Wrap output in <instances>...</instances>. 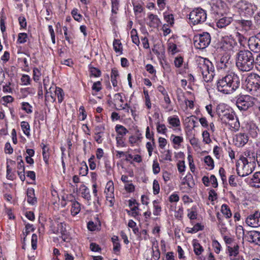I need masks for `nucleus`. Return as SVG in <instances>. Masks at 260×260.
Instances as JSON below:
<instances>
[{
	"label": "nucleus",
	"instance_id": "f257e3e1",
	"mask_svg": "<svg viewBox=\"0 0 260 260\" xmlns=\"http://www.w3.org/2000/svg\"><path fill=\"white\" fill-rule=\"evenodd\" d=\"M240 85L239 76L231 72L219 79L217 82L218 90L224 94H231L237 90Z\"/></svg>",
	"mask_w": 260,
	"mask_h": 260
},
{
	"label": "nucleus",
	"instance_id": "f03ea898",
	"mask_svg": "<svg viewBox=\"0 0 260 260\" xmlns=\"http://www.w3.org/2000/svg\"><path fill=\"white\" fill-rule=\"evenodd\" d=\"M254 63L253 54L249 50H241L237 54L236 64L239 70L249 72L253 69Z\"/></svg>",
	"mask_w": 260,
	"mask_h": 260
},
{
	"label": "nucleus",
	"instance_id": "7ed1b4c3",
	"mask_svg": "<svg viewBox=\"0 0 260 260\" xmlns=\"http://www.w3.org/2000/svg\"><path fill=\"white\" fill-rule=\"evenodd\" d=\"M199 71L202 74L205 81L208 82L213 79L215 75L214 67L208 59L199 57L197 59Z\"/></svg>",
	"mask_w": 260,
	"mask_h": 260
},
{
	"label": "nucleus",
	"instance_id": "20e7f679",
	"mask_svg": "<svg viewBox=\"0 0 260 260\" xmlns=\"http://www.w3.org/2000/svg\"><path fill=\"white\" fill-rule=\"evenodd\" d=\"M260 77L256 74H251L245 80L246 88L251 94L260 96Z\"/></svg>",
	"mask_w": 260,
	"mask_h": 260
},
{
	"label": "nucleus",
	"instance_id": "39448f33",
	"mask_svg": "<svg viewBox=\"0 0 260 260\" xmlns=\"http://www.w3.org/2000/svg\"><path fill=\"white\" fill-rule=\"evenodd\" d=\"M254 169V163L248 161L246 157H240L236 164V170L238 174L245 177L250 174Z\"/></svg>",
	"mask_w": 260,
	"mask_h": 260
},
{
	"label": "nucleus",
	"instance_id": "423d86ee",
	"mask_svg": "<svg viewBox=\"0 0 260 260\" xmlns=\"http://www.w3.org/2000/svg\"><path fill=\"white\" fill-rule=\"evenodd\" d=\"M236 8L238 9L240 14L246 17L253 15L257 10V6L254 4L249 3L246 0H241L236 5Z\"/></svg>",
	"mask_w": 260,
	"mask_h": 260
},
{
	"label": "nucleus",
	"instance_id": "0eeeda50",
	"mask_svg": "<svg viewBox=\"0 0 260 260\" xmlns=\"http://www.w3.org/2000/svg\"><path fill=\"white\" fill-rule=\"evenodd\" d=\"M256 100L252 96L248 95H242L239 96L236 101V106L241 111H246L252 107Z\"/></svg>",
	"mask_w": 260,
	"mask_h": 260
},
{
	"label": "nucleus",
	"instance_id": "6e6552de",
	"mask_svg": "<svg viewBox=\"0 0 260 260\" xmlns=\"http://www.w3.org/2000/svg\"><path fill=\"white\" fill-rule=\"evenodd\" d=\"M189 19L190 22L193 25L201 24L206 21L207 14L204 10L198 8L190 13Z\"/></svg>",
	"mask_w": 260,
	"mask_h": 260
},
{
	"label": "nucleus",
	"instance_id": "1a4fd4ad",
	"mask_svg": "<svg viewBox=\"0 0 260 260\" xmlns=\"http://www.w3.org/2000/svg\"><path fill=\"white\" fill-rule=\"evenodd\" d=\"M210 35L207 32L196 35L193 37L194 45L199 49H203L206 48L210 44Z\"/></svg>",
	"mask_w": 260,
	"mask_h": 260
},
{
	"label": "nucleus",
	"instance_id": "9d476101",
	"mask_svg": "<svg viewBox=\"0 0 260 260\" xmlns=\"http://www.w3.org/2000/svg\"><path fill=\"white\" fill-rule=\"evenodd\" d=\"M248 225L257 228L260 226V213L256 211L254 214L250 215L246 220Z\"/></svg>",
	"mask_w": 260,
	"mask_h": 260
},
{
	"label": "nucleus",
	"instance_id": "9b49d317",
	"mask_svg": "<svg viewBox=\"0 0 260 260\" xmlns=\"http://www.w3.org/2000/svg\"><path fill=\"white\" fill-rule=\"evenodd\" d=\"M114 102L115 103V105H117L118 106V107L116 108L117 110H125L127 113H129V110L130 108L128 106L127 104H125L124 105L122 104L123 103V100L122 99L121 94L120 93H116L114 95Z\"/></svg>",
	"mask_w": 260,
	"mask_h": 260
},
{
	"label": "nucleus",
	"instance_id": "f8f14e48",
	"mask_svg": "<svg viewBox=\"0 0 260 260\" xmlns=\"http://www.w3.org/2000/svg\"><path fill=\"white\" fill-rule=\"evenodd\" d=\"M248 141L247 135L241 133L236 134L233 139L235 145L238 147L243 146L248 142Z\"/></svg>",
	"mask_w": 260,
	"mask_h": 260
},
{
	"label": "nucleus",
	"instance_id": "ddd939ff",
	"mask_svg": "<svg viewBox=\"0 0 260 260\" xmlns=\"http://www.w3.org/2000/svg\"><path fill=\"white\" fill-rule=\"evenodd\" d=\"M237 43L232 38H225L222 42L221 48L225 51H233L236 47Z\"/></svg>",
	"mask_w": 260,
	"mask_h": 260
},
{
	"label": "nucleus",
	"instance_id": "4468645a",
	"mask_svg": "<svg viewBox=\"0 0 260 260\" xmlns=\"http://www.w3.org/2000/svg\"><path fill=\"white\" fill-rule=\"evenodd\" d=\"M247 240L255 244L260 245V232L256 231L248 232L246 236Z\"/></svg>",
	"mask_w": 260,
	"mask_h": 260
},
{
	"label": "nucleus",
	"instance_id": "2eb2a0df",
	"mask_svg": "<svg viewBox=\"0 0 260 260\" xmlns=\"http://www.w3.org/2000/svg\"><path fill=\"white\" fill-rule=\"evenodd\" d=\"M230 55L227 53L224 54L217 63V67L221 69L229 68L231 61L230 60Z\"/></svg>",
	"mask_w": 260,
	"mask_h": 260
},
{
	"label": "nucleus",
	"instance_id": "dca6fc26",
	"mask_svg": "<svg viewBox=\"0 0 260 260\" xmlns=\"http://www.w3.org/2000/svg\"><path fill=\"white\" fill-rule=\"evenodd\" d=\"M202 181L204 185L207 186L212 185L214 188L218 186L217 178L214 175H211L209 178L207 176H204L202 178Z\"/></svg>",
	"mask_w": 260,
	"mask_h": 260
},
{
	"label": "nucleus",
	"instance_id": "f3484780",
	"mask_svg": "<svg viewBox=\"0 0 260 260\" xmlns=\"http://www.w3.org/2000/svg\"><path fill=\"white\" fill-rule=\"evenodd\" d=\"M43 84L45 89H46V94L45 97L46 99L48 100H50L52 102H54L56 100L55 95H54L52 93V91H54V86H51L49 87L48 89L47 88V84L46 83V80H43Z\"/></svg>",
	"mask_w": 260,
	"mask_h": 260
},
{
	"label": "nucleus",
	"instance_id": "a211bd4d",
	"mask_svg": "<svg viewBox=\"0 0 260 260\" xmlns=\"http://www.w3.org/2000/svg\"><path fill=\"white\" fill-rule=\"evenodd\" d=\"M249 49L252 51L257 52L260 51V42L256 39L251 37L248 40Z\"/></svg>",
	"mask_w": 260,
	"mask_h": 260
},
{
	"label": "nucleus",
	"instance_id": "6ab92c4d",
	"mask_svg": "<svg viewBox=\"0 0 260 260\" xmlns=\"http://www.w3.org/2000/svg\"><path fill=\"white\" fill-rule=\"evenodd\" d=\"M235 116L234 113L233 112L230 113L228 111H224L222 112V114H219L222 122L226 124H228L230 121H232Z\"/></svg>",
	"mask_w": 260,
	"mask_h": 260
},
{
	"label": "nucleus",
	"instance_id": "aec40b11",
	"mask_svg": "<svg viewBox=\"0 0 260 260\" xmlns=\"http://www.w3.org/2000/svg\"><path fill=\"white\" fill-rule=\"evenodd\" d=\"M245 128L252 137L255 138L257 137L258 128L254 123L251 122H248L246 124Z\"/></svg>",
	"mask_w": 260,
	"mask_h": 260
},
{
	"label": "nucleus",
	"instance_id": "412c9836",
	"mask_svg": "<svg viewBox=\"0 0 260 260\" xmlns=\"http://www.w3.org/2000/svg\"><path fill=\"white\" fill-rule=\"evenodd\" d=\"M148 17L150 20L148 24L150 27L156 28L160 25L161 21L157 15L153 14H148Z\"/></svg>",
	"mask_w": 260,
	"mask_h": 260
},
{
	"label": "nucleus",
	"instance_id": "4be33fe9",
	"mask_svg": "<svg viewBox=\"0 0 260 260\" xmlns=\"http://www.w3.org/2000/svg\"><path fill=\"white\" fill-rule=\"evenodd\" d=\"M56 234L60 233L61 235V238L64 241H66L67 239V232L66 229V224L64 223L60 222L57 224V230Z\"/></svg>",
	"mask_w": 260,
	"mask_h": 260
},
{
	"label": "nucleus",
	"instance_id": "5701e85b",
	"mask_svg": "<svg viewBox=\"0 0 260 260\" xmlns=\"http://www.w3.org/2000/svg\"><path fill=\"white\" fill-rule=\"evenodd\" d=\"M232 21L230 17H223L219 19L217 22V26L218 28H223L229 25Z\"/></svg>",
	"mask_w": 260,
	"mask_h": 260
},
{
	"label": "nucleus",
	"instance_id": "b1692460",
	"mask_svg": "<svg viewBox=\"0 0 260 260\" xmlns=\"http://www.w3.org/2000/svg\"><path fill=\"white\" fill-rule=\"evenodd\" d=\"M237 24L245 31L250 30L252 25L251 21L248 20H239L237 21Z\"/></svg>",
	"mask_w": 260,
	"mask_h": 260
},
{
	"label": "nucleus",
	"instance_id": "393cba45",
	"mask_svg": "<svg viewBox=\"0 0 260 260\" xmlns=\"http://www.w3.org/2000/svg\"><path fill=\"white\" fill-rule=\"evenodd\" d=\"M228 124L230 126L231 128L235 132L238 131L240 127L239 119L236 116H234L232 121H230Z\"/></svg>",
	"mask_w": 260,
	"mask_h": 260
},
{
	"label": "nucleus",
	"instance_id": "a878e982",
	"mask_svg": "<svg viewBox=\"0 0 260 260\" xmlns=\"http://www.w3.org/2000/svg\"><path fill=\"white\" fill-rule=\"evenodd\" d=\"M250 183L254 187H260V172L254 174Z\"/></svg>",
	"mask_w": 260,
	"mask_h": 260
},
{
	"label": "nucleus",
	"instance_id": "bb28decb",
	"mask_svg": "<svg viewBox=\"0 0 260 260\" xmlns=\"http://www.w3.org/2000/svg\"><path fill=\"white\" fill-rule=\"evenodd\" d=\"M81 210L80 205L77 201L72 202V208L71 209V214L73 216H76L79 213Z\"/></svg>",
	"mask_w": 260,
	"mask_h": 260
},
{
	"label": "nucleus",
	"instance_id": "cd10ccee",
	"mask_svg": "<svg viewBox=\"0 0 260 260\" xmlns=\"http://www.w3.org/2000/svg\"><path fill=\"white\" fill-rule=\"evenodd\" d=\"M168 121L172 126L178 127L180 125V121L177 116H170L168 118Z\"/></svg>",
	"mask_w": 260,
	"mask_h": 260
},
{
	"label": "nucleus",
	"instance_id": "c85d7f7f",
	"mask_svg": "<svg viewBox=\"0 0 260 260\" xmlns=\"http://www.w3.org/2000/svg\"><path fill=\"white\" fill-rule=\"evenodd\" d=\"M54 92H55V95L57 96L58 103H61L63 100L64 96L63 90L59 87L54 86Z\"/></svg>",
	"mask_w": 260,
	"mask_h": 260
},
{
	"label": "nucleus",
	"instance_id": "c756f323",
	"mask_svg": "<svg viewBox=\"0 0 260 260\" xmlns=\"http://www.w3.org/2000/svg\"><path fill=\"white\" fill-rule=\"evenodd\" d=\"M204 162L207 166V167H206L207 169L209 170L213 169L214 167V160L210 155H207L204 157Z\"/></svg>",
	"mask_w": 260,
	"mask_h": 260
},
{
	"label": "nucleus",
	"instance_id": "7c9ffc66",
	"mask_svg": "<svg viewBox=\"0 0 260 260\" xmlns=\"http://www.w3.org/2000/svg\"><path fill=\"white\" fill-rule=\"evenodd\" d=\"M118 76L119 74L118 71L115 69H113L111 71V80L114 87L117 86V81L116 79Z\"/></svg>",
	"mask_w": 260,
	"mask_h": 260
},
{
	"label": "nucleus",
	"instance_id": "2f4dec72",
	"mask_svg": "<svg viewBox=\"0 0 260 260\" xmlns=\"http://www.w3.org/2000/svg\"><path fill=\"white\" fill-rule=\"evenodd\" d=\"M115 131L117 133V136H124L128 133V130L123 125L117 124L115 126Z\"/></svg>",
	"mask_w": 260,
	"mask_h": 260
},
{
	"label": "nucleus",
	"instance_id": "473e14b6",
	"mask_svg": "<svg viewBox=\"0 0 260 260\" xmlns=\"http://www.w3.org/2000/svg\"><path fill=\"white\" fill-rule=\"evenodd\" d=\"M161 158L163 161H172V151L170 150H166L161 152Z\"/></svg>",
	"mask_w": 260,
	"mask_h": 260
},
{
	"label": "nucleus",
	"instance_id": "72a5a7b5",
	"mask_svg": "<svg viewBox=\"0 0 260 260\" xmlns=\"http://www.w3.org/2000/svg\"><path fill=\"white\" fill-rule=\"evenodd\" d=\"M113 48L116 53L122 54V44L119 40L115 39L113 43Z\"/></svg>",
	"mask_w": 260,
	"mask_h": 260
},
{
	"label": "nucleus",
	"instance_id": "f704fd0d",
	"mask_svg": "<svg viewBox=\"0 0 260 260\" xmlns=\"http://www.w3.org/2000/svg\"><path fill=\"white\" fill-rule=\"evenodd\" d=\"M111 2L112 15L113 14H116L119 10V0H111Z\"/></svg>",
	"mask_w": 260,
	"mask_h": 260
},
{
	"label": "nucleus",
	"instance_id": "c9c22d12",
	"mask_svg": "<svg viewBox=\"0 0 260 260\" xmlns=\"http://www.w3.org/2000/svg\"><path fill=\"white\" fill-rule=\"evenodd\" d=\"M21 127L24 134L27 136H29L30 135V126L29 123L26 121H22L21 122Z\"/></svg>",
	"mask_w": 260,
	"mask_h": 260
},
{
	"label": "nucleus",
	"instance_id": "e433bc0d",
	"mask_svg": "<svg viewBox=\"0 0 260 260\" xmlns=\"http://www.w3.org/2000/svg\"><path fill=\"white\" fill-rule=\"evenodd\" d=\"M131 35L132 42L137 46H139L140 44V41L136 29H133L131 30Z\"/></svg>",
	"mask_w": 260,
	"mask_h": 260
},
{
	"label": "nucleus",
	"instance_id": "4c0bfd02",
	"mask_svg": "<svg viewBox=\"0 0 260 260\" xmlns=\"http://www.w3.org/2000/svg\"><path fill=\"white\" fill-rule=\"evenodd\" d=\"M156 130L158 133L166 134L167 128L164 124L160 123V121H156Z\"/></svg>",
	"mask_w": 260,
	"mask_h": 260
},
{
	"label": "nucleus",
	"instance_id": "58836bf2",
	"mask_svg": "<svg viewBox=\"0 0 260 260\" xmlns=\"http://www.w3.org/2000/svg\"><path fill=\"white\" fill-rule=\"evenodd\" d=\"M168 49L172 54H174L178 51L177 45L170 41H169L168 43Z\"/></svg>",
	"mask_w": 260,
	"mask_h": 260
},
{
	"label": "nucleus",
	"instance_id": "ea45409f",
	"mask_svg": "<svg viewBox=\"0 0 260 260\" xmlns=\"http://www.w3.org/2000/svg\"><path fill=\"white\" fill-rule=\"evenodd\" d=\"M221 211L227 218L231 217L232 216V213L226 205L223 204L222 205Z\"/></svg>",
	"mask_w": 260,
	"mask_h": 260
},
{
	"label": "nucleus",
	"instance_id": "a19ab883",
	"mask_svg": "<svg viewBox=\"0 0 260 260\" xmlns=\"http://www.w3.org/2000/svg\"><path fill=\"white\" fill-rule=\"evenodd\" d=\"M114 188L113 182H108L106 185L105 192L107 194H113L114 193Z\"/></svg>",
	"mask_w": 260,
	"mask_h": 260
},
{
	"label": "nucleus",
	"instance_id": "79ce46f5",
	"mask_svg": "<svg viewBox=\"0 0 260 260\" xmlns=\"http://www.w3.org/2000/svg\"><path fill=\"white\" fill-rule=\"evenodd\" d=\"M240 157H246L248 158V161L253 162L254 163L255 161V155L254 153L250 151H246L244 153V155L241 156Z\"/></svg>",
	"mask_w": 260,
	"mask_h": 260
},
{
	"label": "nucleus",
	"instance_id": "37998d69",
	"mask_svg": "<svg viewBox=\"0 0 260 260\" xmlns=\"http://www.w3.org/2000/svg\"><path fill=\"white\" fill-rule=\"evenodd\" d=\"M42 149H43L42 153H43V159L45 161V162H46V164H48V159L49 158V155L48 153L49 149L46 145H43Z\"/></svg>",
	"mask_w": 260,
	"mask_h": 260
},
{
	"label": "nucleus",
	"instance_id": "c03bdc74",
	"mask_svg": "<svg viewBox=\"0 0 260 260\" xmlns=\"http://www.w3.org/2000/svg\"><path fill=\"white\" fill-rule=\"evenodd\" d=\"M187 217L190 220L195 219L197 218L198 214L194 209H193V208H192L191 209H187Z\"/></svg>",
	"mask_w": 260,
	"mask_h": 260
},
{
	"label": "nucleus",
	"instance_id": "a18cd8bd",
	"mask_svg": "<svg viewBox=\"0 0 260 260\" xmlns=\"http://www.w3.org/2000/svg\"><path fill=\"white\" fill-rule=\"evenodd\" d=\"M170 139L174 144L178 145H180L183 141V137L180 136H177L174 135H172L171 136Z\"/></svg>",
	"mask_w": 260,
	"mask_h": 260
},
{
	"label": "nucleus",
	"instance_id": "49530a36",
	"mask_svg": "<svg viewBox=\"0 0 260 260\" xmlns=\"http://www.w3.org/2000/svg\"><path fill=\"white\" fill-rule=\"evenodd\" d=\"M228 251L230 253V255L236 256L239 253V246L236 245L233 247H228Z\"/></svg>",
	"mask_w": 260,
	"mask_h": 260
},
{
	"label": "nucleus",
	"instance_id": "de8ad7c7",
	"mask_svg": "<svg viewBox=\"0 0 260 260\" xmlns=\"http://www.w3.org/2000/svg\"><path fill=\"white\" fill-rule=\"evenodd\" d=\"M89 69L92 76L98 77L101 75V72L99 69L90 66H89Z\"/></svg>",
	"mask_w": 260,
	"mask_h": 260
},
{
	"label": "nucleus",
	"instance_id": "09e8293b",
	"mask_svg": "<svg viewBox=\"0 0 260 260\" xmlns=\"http://www.w3.org/2000/svg\"><path fill=\"white\" fill-rule=\"evenodd\" d=\"M193 248L194 252L197 255H200L204 250L202 246L198 243L193 244Z\"/></svg>",
	"mask_w": 260,
	"mask_h": 260
},
{
	"label": "nucleus",
	"instance_id": "8fccbe9b",
	"mask_svg": "<svg viewBox=\"0 0 260 260\" xmlns=\"http://www.w3.org/2000/svg\"><path fill=\"white\" fill-rule=\"evenodd\" d=\"M202 137L203 139V142L206 144H210L211 142V139H210V134L207 131H204L202 133Z\"/></svg>",
	"mask_w": 260,
	"mask_h": 260
},
{
	"label": "nucleus",
	"instance_id": "3c124183",
	"mask_svg": "<svg viewBox=\"0 0 260 260\" xmlns=\"http://www.w3.org/2000/svg\"><path fill=\"white\" fill-rule=\"evenodd\" d=\"M21 108L23 110L25 111L27 113H32V106L30 105L28 103L23 102L22 103Z\"/></svg>",
	"mask_w": 260,
	"mask_h": 260
},
{
	"label": "nucleus",
	"instance_id": "603ef678",
	"mask_svg": "<svg viewBox=\"0 0 260 260\" xmlns=\"http://www.w3.org/2000/svg\"><path fill=\"white\" fill-rule=\"evenodd\" d=\"M27 35L26 33H20L18 35L17 41L20 44H23L27 41Z\"/></svg>",
	"mask_w": 260,
	"mask_h": 260
},
{
	"label": "nucleus",
	"instance_id": "864d4df0",
	"mask_svg": "<svg viewBox=\"0 0 260 260\" xmlns=\"http://www.w3.org/2000/svg\"><path fill=\"white\" fill-rule=\"evenodd\" d=\"M58 199V204H60L62 207H64L67 204L68 196H57Z\"/></svg>",
	"mask_w": 260,
	"mask_h": 260
},
{
	"label": "nucleus",
	"instance_id": "5fc2aeb1",
	"mask_svg": "<svg viewBox=\"0 0 260 260\" xmlns=\"http://www.w3.org/2000/svg\"><path fill=\"white\" fill-rule=\"evenodd\" d=\"M33 74H34V80L35 81L37 82L40 80L41 73L38 68H34L33 70Z\"/></svg>",
	"mask_w": 260,
	"mask_h": 260
},
{
	"label": "nucleus",
	"instance_id": "6e6d98bb",
	"mask_svg": "<svg viewBox=\"0 0 260 260\" xmlns=\"http://www.w3.org/2000/svg\"><path fill=\"white\" fill-rule=\"evenodd\" d=\"M164 19L168 25H172L174 24V16L172 14H165Z\"/></svg>",
	"mask_w": 260,
	"mask_h": 260
},
{
	"label": "nucleus",
	"instance_id": "4d7b16f0",
	"mask_svg": "<svg viewBox=\"0 0 260 260\" xmlns=\"http://www.w3.org/2000/svg\"><path fill=\"white\" fill-rule=\"evenodd\" d=\"M177 168L180 173H183L185 170V162L183 160H179L177 163Z\"/></svg>",
	"mask_w": 260,
	"mask_h": 260
},
{
	"label": "nucleus",
	"instance_id": "13d9d810",
	"mask_svg": "<svg viewBox=\"0 0 260 260\" xmlns=\"http://www.w3.org/2000/svg\"><path fill=\"white\" fill-rule=\"evenodd\" d=\"M30 79L28 75H23L21 78V82L24 85H27L30 84Z\"/></svg>",
	"mask_w": 260,
	"mask_h": 260
},
{
	"label": "nucleus",
	"instance_id": "bf43d9fd",
	"mask_svg": "<svg viewBox=\"0 0 260 260\" xmlns=\"http://www.w3.org/2000/svg\"><path fill=\"white\" fill-rule=\"evenodd\" d=\"M106 204L110 207H112L115 202L114 196H106Z\"/></svg>",
	"mask_w": 260,
	"mask_h": 260
},
{
	"label": "nucleus",
	"instance_id": "052dcab7",
	"mask_svg": "<svg viewBox=\"0 0 260 260\" xmlns=\"http://www.w3.org/2000/svg\"><path fill=\"white\" fill-rule=\"evenodd\" d=\"M71 13L75 20L78 21H80L81 20L82 15L78 13L77 9H75L73 10Z\"/></svg>",
	"mask_w": 260,
	"mask_h": 260
},
{
	"label": "nucleus",
	"instance_id": "680f3d73",
	"mask_svg": "<svg viewBox=\"0 0 260 260\" xmlns=\"http://www.w3.org/2000/svg\"><path fill=\"white\" fill-rule=\"evenodd\" d=\"M92 89L95 92H99L102 89V84L100 81L94 82L92 86Z\"/></svg>",
	"mask_w": 260,
	"mask_h": 260
},
{
	"label": "nucleus",
	"instance_id": "e2e57ef3",
	"mask_svg": "<svg viewBox=\"0 0 260 260\" xmlns=\"http://www.w3.org/2000/svg\"><path fill=\"white\" fill-rule=\"evenodd\" d=\"M212 245L214 248L215 252L216 253H219L220 251L221 246L217 240H214L212 243Z\"/></svg>",
	"mask_w": 260,
	"mask_h": 260
},
{
	"label": "nucleus",
	"instance_id": "0e129e2a",
	"mask_svg": "<svg viewBox=\"0 0 260 260\" xmlns=\"http://www.w3.org/2000/svg\"><path fill=\"white\" fill-rule=\"evenodd\" d=\"M37 239L38 237L36 234H34L31 236V247L34 250L37 249Z\"/></svg>",
	"mask_w": 260,
	"mask_h": 260
},
{
	"label": "nucleus",
	"instance_id": "69168bd1",
	"mask_svg": "<svg viewBox=\"0 0 260 260\" xmlns=\"http://www.w3.org/2000/svg\"><path fill=\"white\" fill-rule=\"evenodd\" d=\"M88 171V167L86 164H84L80 169L79 174L82 176H85L87 174Z\"/></svg>",
	"mask_w": 260,
	"mask_h": 260
},
{
	"label": "nucleus",
	"instance_id": "338daca9",
	"mask_svg": "<svg viewBox=\"0 0 260 260\" xmlns=\"http://www.w3.org/2000/svg\"><path fill=\"white\" fill-rule=\"evenodd\" d=\"M153 206L154 210H153V214L155 215H158L161 211V208L157 204L156 201H153Z\"/></svg>",
	"mask_w": 260,
	"mask_h": 260
},
{
	"label": "nucleus",
	"instance_id": "774afa93",
	"mask_svg": "<svg viewBox=\"0 0 260 260\" xmlns=\"http://www.w3.org/2000/svg\"><path fill=\"white\" fill-rule=\"evenodd\" d=\"M183 59L182 57H177L175 58L174 64L176 67L180 68L182 64Z\"/></svg>",
	"mask_w": 260,
	"mask_h": 260
}]
</instances>
